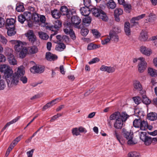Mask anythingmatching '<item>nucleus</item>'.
<instances>
[{
	"mask_svg": "<svg viewBox=\"0 0 157 157\" xmlns=\"http://www.w3.org/2000/svg\"><path fill=\"white\" fill-rule=\"evenodd\" d=\"M0 71L4 73V76L8 87L11 88L18 84L19 82L18 68L17 71L13 73L10 66L6 64L1 65Z\"/></svg>",
	"mask_w": 157,
	"mask_h": 157,
	"instance_id": "f257e3e1",
	"label": "nucleus"
},
{
	"mask_svg": "<svg viewBox=\"0 0 157 157\" xmlns=\"http://www.w3.org/2000/svg\"><path fill=\"white\" fill-rule=\"evenodd\" d=\"M91 11L94 16L95 17H99L104 21H107L108 20V17L105 13L101 9L94 7L91 9Z\"/></svg>",
	"mask_w": 157,
	"mask_h": 157,
	"instance_id": "f03ea898",
	"label": "nucleus"
},
{
	"mask_svg": "<svg viewBox=\"0 0 157 157\" xmlns=\"http://www.w3.org/2000/svg\"><path fill=\"white\" fill-rule=\"evenodd\" d=\"M128 117V115L126 113H121V117L116 120L114 124V128L117 129H121L123 127L124 122H125Z\"/></svg>",
	"mask_w": 157,
	"mask_h": 157,
	"instance_id": "7ed1b4c3",
	"label": "nucleus"
},
{
	"mask_svg": "<svg viewBox=\"0 0 157 157\" xmlns=\"http://www.w3.org/2000/svg\"><path fill=\"white\" fill-rule=\"evenodd\" d=\"M133 125L136 128H140L141 130H145L147 128V122L140 119H135L133 121Z\"/></svg>",
	"mask_w": 157,
	"mask_h": 157,
	"instance_id": "20e7f679",
	"label": "nucleus"
},
{
	"mask_svg": "<svg viewBox=\"0 0 157 157\" xmlns=\"http://www.w3.org/2000/svg\"><path fill=\"white\" fill-rule=\"evenodd\" d=\"M19 79L23 84H26L28 82V78L25 76H24L25 71L23 66L18 67Z\"/></svg>",
	"mask_w": 157,
	"mask_h": 157,
	"instance_id": "39448f33",
	"label": "nucleus"
},
{
	"mask_svg": "<svg viewBox=\"0 0 157 157\" xmlns=\"http://www.w3.org/2000/svg\"><path fill=\"white\" fill-rule=\"evenodd\" d=\"M138 59L140 60L138 64V71L142 73L146 69L147 63L145 61L144 58L142 57H140Z\"/></svg>",
	"mask_w": 157,
	"mask_h": 157,
	"instance_id": "423d86ee",
	"label": "nucleus"
},
{
	"mask_svg": "<svg viewBox=\"0 0 157 157\" xmlns=\"http://www.w3.org/2000/svg\"><path fill=\"white\" fill-rule=\"evenodd\" d=\"M71 21L73 26L75 28L79 29L81 26L79 25L81 21L80 18L77 15H71Z\"/></svg>",
	"mask_w": 157,
	"mask_h": 157,
	"instance_id": "0eeeda50",
	"label": "nucleus"
},
{
	"mask_svg": "<svg viewBox=\"0 0 157 157\" xmlns=\"http://www.w3.org/2000/svg\"><path fill=\"white\" fill-rule=\"evenodd\" d=\"M10 41L11 43L15 44L14 48L17 52H20L23 49L25 48H23V44L20 41L13 40H11Z\"/></svg>",
	"mask_w": 157,
	"mask_h": 157,
	"instance_id": "6e6552de",
	"label": "nucleus"
},
{
	"mask_svg": "<svg viewBox=\"0 0 157 157\" xmlns=\"http://www.w3.org/2000/svg\"><path fill=\"white\" fill-rule=\"evenodd\" d=\"M60 11L61 12L60 14L63 15H66L68 19H70L71 15L73 14V12L71 11H68L67 7L65 6L61 7Z\"/></svg>",
	"mask_w": 157,
	"mask_h": 157,
	"instance_id": "1a4fd4ad",
	"label": "nucleus"
},
{
	"mask_svg": "<svg viewBox=\"0 0 157 157\" xmlns=\"http://www.w3.org/2000/svg\"><path fill=\"white\" fill-rule=\"evenodd\" d=\"M30 71L33 73H41L44 71V67L40 66H34L30 68Z\"/></svg>",
	"mask_w": 157,
	"mask_h": 157,
	"instance_id": "9d476101",
	"label": "nucleus"
},
{
	"mask_svg": "<svg viewBox=\"0 0 157 157\" xmlns=\"http://www.w3.org/2000/svg\"><path fill=\"white\" fill-rule=\"evenodd\" d=\"M5 53L6 55L8 56V61L10 65H14L17 64V61L12 54L10 53L9 55V54L6 52Z\"/></svg>",
	"mask_w": 157,
	"mask_h": 157,
	"instance_id": "9b49d317",
	"label": "nucleus"
},
{
	"mask_svg": "<svg viewBox=\"0 0 157 157\" xmlns=\"http://www.w3.org/2000/svg\"><path fill=\"white\" fill-rule=\"evenodd\" d=\"M63 31L67 35H69L71 38L74 40L75 39L76 37L75 33L73 29L70 27H67L64 29Z\"/></svg>",
	"mask_w": 157,
	"mask_h": 157,
	"instance_id": "f8f14e48",
	"label": "nucleus"
},
{
	"mask_svg": "<svg viewBox=\"0 0 157 157\" xmlns=\"http://www.w3.org/2000/svg\"><path fill=\"white\" fill-rule=\"evenodd\" d=\"M140 51L143 54L147 56H149L152 53L150 49L144 46H142L140 47Z\"/></svg>",
	"mask_w": 157,
	"mask_h": 157,
	"instance_id": "ddd939ff",
	"label": "nucleus"
},
{
	"mask_svg": "<svg viewBox=\"0 0 157 157\" xmlns=\"http://www.w3.org/2000/svg\"><path fill=\"white\" fill-rule=\"evenodd\" d=\"M115 30H111L109 33V36L110 39L115 42H117L119 40V37L115 31L116 29H114Z\"/></svg>",
	"mask_w": 157,
	"mask_h": 157,
	"instance_id": "4468645a",
	"label": "nucleus"
},
{
	"mask_svg": "<svg viewBox=\"0 0 157 157\" xmlns=\"http://www.w3.org/2000/svg\"><path fill=\"white\" fill-rule=\"evenodd\" d=\"M80 11L82 15L86 17L88 16L90 12L89 7L86 6L81 8L80 9Z\"/></svg>",
	"mask_w": 157,
	"mask_h": 157,
	"instance_id": "2eb2a0df",
	"label": "nucleus"
},
{
	"mask_svg": "<svg viewBox=\"0 0 157 157\" xmlns=\"http://www.w3.org/2000/svg\"><path fill=\"white\" fill-rule=\"evenodd\" d=\"M46 58L48 60L52 61L56 60L58 57L56 55L51 53L50 52H48L46 53Z\"/></svg>",
	"mask_w": 157,
	"mask_h": 157,
	"instance_id": "dca6fc26",
	"label": "nucleus"
},
{
	"mask_svg": "<svg viewBox=\"0 0 157 157\" xmlns=\"http://www.w3.org/2000/svg\"><path fill=\"white\" fill-rule=\"evenodd\" d=\"M16 21L13 18H10L7 19L6 21V28L9 27H14V24Z\"/></svg>",
	"mask_w": 157,
	"mask_h": 157,
	"instance_id": "f3484780",
	"label": "nucleus"
},
{
	"mask_svg": "<svg viewBox=\"0 0 157 157\" xmlns=\"http://www.w3.org/2000/svg\"><path fill=\"white\" fill-rule=\"evenodd\" d=\"M107 8L109 9H113L116 6V4L113 0H109L106 3Z\"/></svg>",
	"mask_w": 157,
	"mask_h": 157,
	"instance_id": "a211bd4d",
	"label": "nucleus"
},
{
	"mask_svg": "<svg viewBox=\"0 0 157 157\" xmlns=\"http://www.w3.org/2000/svg\"><path fill=\"white\" fill-rule=\"evenodd\" d=\"M124 30L127 36H129L131 34L130 29V24L129 22H126L124 24Z\"/></svg>",
	"mask_w": 157,
	"mask_h": 157,
	"instance_id": "6ab92c4d",
	"label": "nucleus"
},
{
	"mask_svg": "<svg viewBox=\"0 0 157 157\" xmlns=\"http://www.w3.org/2000/svg\"><path fill=\"white\" fill-rule=\"evenodd\" d=\"M133 86L134 88L139 91L142 90L143 87L140 82L138 81H135L133 82Z\"/></svg>",
	"mask_w": 157,
	"mask_h": 157,
	"instance_id": "aec40b11",
	"label": "nucleus"
},
{
	"mask_svg": "<svg viewBox=\"0 0 157 157\" xmlns=\"http://www.w3.org/2000/svg\"><path fill=\"white\" fill-rule=\"evenodd\" d=\"M139 38L141 41H146L148 39L147 32L146 31H142L140 34Z\"/></svg>",
	"mask_w": 157,
	"mask_h": 157,
	"instance_id": "412c9836",
	"label": "nucleus"
},
{
	"mask_svg": "<svg viewBox=\"0 0 157 157\" xmlns=\"http://www.w3.org/2000/svg\"><path fill=\"white\" fill-rule=\"evenodd\" d=\"M124 136L127 140L133 138V134L131 132L127 131L125 129L123 128L122 129Z\"/></svg>",
	"mask_w": 157,
	"mask_h": 157,
	"instance_id": "4be33fe9",
	"label": "nucleus"
},
{
	"mask_svg": "<svg viewBox=\"0 0 157 157\" xmlns=\"http://www.w3.org/2000/svg\"><path fill=\"white\" fill-rule=\"evenodd\" d=\"M56 43L58 44L56 46V50L59 51H62L65 48L66 46L63 43H59V40L57 41Z\"/></svg>",
	"mask_w": 157,
	"mask_h": 157,
	"instance_id": "5701e85b",
	"label": "nucleus"
},
{
	"mask_svg": "<svg viewBox=\"0 0 157 157\" xmlns=\"http://www.w3.org/2000/svg\"><path fill=\"white\" fill-rule=\"evenodd\" d=\"M147 117L148 120L154 121L157 119V114L155 113H150L147 115Z\"/></svg>",
	"mask_w": 157,
	"mask_h": 157,
	"instance_id": "b1692460",
	"label": "nucleus"
},
{
	"mask_svg": "<svg viewBox=\"0 0 157 157\" xmlns=\"http://www.w3.org/2000/svg\"><path fill=\"white\" fill-rule=\"evenodd\" d=\"M121 113L118 112H116L112 114L109 117L110 120H114L116 119H117L118 118L121 117Z\"/></svg>",
	"mask_w": 157,
	"mask_h": 157,
	"instance_id": "393cba45",
	"label": "nucleus"
},
{
	"mask_svg": "<svg viewBox=\"0 0 157 157\" xmlns=\"http://www.w3.org/2000/svg\"><path fill=\"white\" fill-rule=\"evenodd\" d=\"M8 29L7 33L9 36H12L14 35L16 33V31L15 30L14 27H9Z\"/></svg>",
	"mask_w": 157,
	"mask_h": 157,
	"instance_id": "a878e982",
	"label": "nucleus"
},
{
	"mask_svg": "<svg viewBox=\"0 0 157 157\" xmlns=\"http://www.w3.org/2000/svg\"><path fill=\"white\" fill-rule=\"evenodd\" d=\"M52 17L56 19L59 18L61 16L59 11L56 9L52 11Z\"/></svg>",
	"mask_w": 157,
	"mask_h": 157,
	"instance_id": "bb28decb",
	"label": "nucleus"
},
{
	"mask_svg": "<svg viewBox=\"0 0 157 157\" xmlns=\"http://www.w3.org/2000/svg\"><path fill=\"white\" fill-rule=\"evenodd\" d=\"M148 72L151 76L155 77L157 76V71L152 68H148Z\"/></svg>",
	"mask_w": 157,
	"mask_h": 157,
	"instance_id": "cd10ccee",
	"label": "nucleus"
},
{
	"mask_svg": "<svg viewBox=\"0 0 157 157\" xmlns=\"http://www.w3.org/2000/svg\"><path fill=\"white\" fill-rule=\"evenodd\" d=\"M128 157H140V153L136 151H132L129 152L128 154Z\"/></svg>",
	"mask_w": 157,
	"mask_h": 157,
	"instance_id": "c85d7f7f",
	"label": "nucleus"
},
{
	"mask_svg": "<svg viewBox=\"0 0 157 157\" xmlns=\"http://www.w3.org/2000/svg\"><path fill=\"white\" fill-rule=\"evenodd\" d=\"M39 35L40 37L43 40H47L49 38V36L46 33L42 32H38Z\"/></svg>",
	"mask_w": 157,
	"mask_h": 157,
	"instance_id": "c756f323",
	"label": "nucleus"
},
{
	"mask_svg": "<svg viewBox=\"0 0 157 157\" xmlns=\"http://www.w3.org/2000/svg\"><path fill=\"white\" fill-rule=\"evenodd\" d=\"M144 142L145 145L147 146H149L151 143V137L147 136L142 141Z\"/></svg>",
	"mask_w": 157,
	"mask_h": 157,
	"instance_id": "7c9ffc66",
	"label": "nucleus"
},
{
	"mask_svg": "<svg viewBox=\"0 0 157 157\" xmlns=\"http://www.w3.org/2000/svg\"><path fill=\"white\" fill-rule=\"evenodd\" d=\"M28 51L29 53L31 54H35L37 52L38 48L36 47L33 46L29 48Z\"/></svg>",
	"mask_w": 157,
	"mask_h": 157,
	"instance_id": "2f4dec72",
	"label": "nucleus"
},
{
	"mask_svg": "<svg viewBox=\"0 0 157 157\" xmlns=\"http://www.w3.org/2000/svg\"><path fill=\"white\" fill-rule=\"evenodd\" d=\"M139 132V136L141 140L142 141L147 136L146 132L138 131Z\"/></svg>",
	"mask_w": 157,
	"mask_h": 157,
	"instance_id": "473e14b6",
	"label": "nucleus"
},
{
	"mask_svg": "<svg viewBox=\"0 0 157 157\" xmlns=\"http://www.w3.org/2000/svg\"><path fill=\"white\" fill-rule=\"evenodd\" d=\"M26 20H29L32 16L31 13L29 12H25L22 14Z\"/></svg>",
	"mask_w": 157,
	"mask_h": 157,
	"instance_id": "72a5a7b5",
	"label": "nucleus"
},
{
	"mask_svg": "<svg viewBox=\"0 0 157 157\" xmlns=\"http://www.w3.org/2000/svg\"><path fill=\"white\" fill-rule=\"evenodd\" d=\"M28 52V50L26 48L23 49L20 51L19 54L20 57L21 58H24L26 56Z\"/></svg>",
	"mask_w": 157,
	"mask_h": 157,
	"instance_id": "f704fd0d",
	"label": "nucleus"
},
{
	"mask_svg": "<svg viewBox=\"0 0 157 157\" xmlns=\"http://www.w3.org/2000/svg\"><path fill=\"white\" fill-rule=\"evenodd\" d=\"M100 46L94 44L93 43H90L87 46V49L89 50H92L99 48Z\"/></svg>",
	"mask_w": 157,
	"mask_h": 157,
	"instance_id": "c9c22d12",
	"label": "nucleus"
},
{
	"mask_svg": "<svg viewBox=\"0 0 157 157\" xmlns=\"http://www.w3.org/2000/svg\"><path fill=\"white\" fill-rule=\"evenodd\" d=\"M20 116H18L17 117H16L15 118L13 119L12 121L7 123H6V124L5 125L7 127H8L11 124H13L15 123L16 122L20 119Z\"/></svg>",
	"mask_w": 157,
	"mask_h": 157,
	"instance_id": "e433bc0d",
	"label": "nucleus"
},
{
	"mask_svg": "<svg viewBox=\"0 0 157 157\" xmlns=\"http://www.w3.org/2000/svg\"><path fill=\"white\" fill-rule=\"evenodd\" d=\"M62 22L59 21L57 20L55 21L54 26L56 30H58L59 29L61 26Z\"/></svg>",
	"mask_w": 157,
	"mask_h": 157,
	"instance_id": "4c0bfd02",
	"label": "nucleus"
},
{
	"mask_svg": "<svg viewBox=\"0 0 157 157\" xmlns=\"http://www.w3.org/2000/svg\"><path fill=\"white\" fill-rule=\"evenodd\" d=\"M72 133L73 135L76 136L80 134L78 130V128H73L72 130Z\"/></svg>",
	"mask_w": 157,
	"mask_h": 157,
	"instance_id": "58836bf2",
	"label": "nucleus"
},
{
	"mask_svg": "<svg viewBox=\"0 0 157 157\" xmlns=\"http://www.w3.org/2000/svg\"><path fill=\"white\" fill-rule=\"evenodd\" d=\"M91 21V18L89 17H87L83 18L82 19V22L83 25H86V24H90Z\"/></svg>",
	"mask_w": 157,
	"mask_h": 157,
	"instance_id": "ea45409f",
	"label": "nucleus"
},
{
	"mask_svg": "<svg viewBox=\"0 0 157 157\" xmlns=\"http://www.w3.org/2000/svg\"><path fill=\"white\" fill-rule=\"evenodd\" d=\"M123 13L122 9L120 8H117L114 11V14L116 16H119Z\"/></svg>",
	"mask_w": 157,
	"mask_h": 157,
	"instance_id": "a19ab883",
	"label": "nucleus"
},
{
	"mask_svg": "<svg viewBox=\"0 0 157 157\" xmlns=\"http://www.w3.org/2000/svg\"><path fill=\"white\" fill-rule=\"evenodd\" d=\"M143 99L142 101L143 103L147 105L149 104L151 102V101L145 95L143 96Z\"/></svg>",
	"mask_w": 157,
	"mask_h": 157,
	"instance_id": "79ce46f5",
	"label": "nucleus"
},
{
	"mask_svg": "<svg viewBox=\"0 0 157 157\" xmlns=\"http://www.w3.org/2000/svg\"><path fill=\"white\" fill-rule=\"evenodd\" d=\"M16 10L18 12L23 11L24 10L23 6L22 5H18L17 6Z\"/></svg>",
	"mask_w": 157,
	"mask_h": 157,
	"instance_id": "37998d69",
	"label": "nucleus"
},
{
	"mask_svg": "<svg viewBox=\"0 0 157 157\" xmlns=\"http://www.w3.org/2000/svg\"><path fill=\"white\" fill-rule=\"evenodd\" d=\"M18 21L21 24L23 23L26 20L22 14H21L18 16Z\"/></svg>",
	"mask_w": 157,
	"mask_h": 157,
	"instance_id": "c03bdc74",
	"label": "nucleus"
},
{
	"mask_svg": "<svg viewBox=\"0 0 157 157\" xmlns=\"http://www.w3.org/2000/svg\"><path fill=\"white\" fill-rule=\"evenodd\" d=\"M0 41L3 44H6L7 42V40L6 38L1 34H0Z\"/></svg>",
	"mask_w": 157,
	"mask_h": 157,
	"instance_id": "a18cd8bd",
	"label": "nucleus"
},
{
	"mask_svg": "<svg viewBox=\"0 0 157 157\" xmlns=\"http://www.w3.org/2000/svg\"><path fill=\"white\" fill-rule=\"evenodd\" d=\"M83 2L84 5L87 7H89L91 5L90 0H83Z\"/></svg>",
	"mask_w": 157,
	"mask_h": 157,
	"instance_id": "49530a36",
	"label": "nucleus"
},
{
	"mask_svg": "<svg viewBox=\"0 0 157 157\" xmlns=\"http://www.w3.org/2000/svg\"><path fill=\"white\" fill-rule=\"evenodd\" d=\"M89 30L86 29H82L81 30V34L84 36H86L88 33Z\"/></svg>",
	"mask_w": 157,
	"mask_h": 157,
	"instance_id": "de8ad7c7",
	"label": "nucleus"
},
{
	"mask_svg": "<svg viewBox=\"0 0 157 157\" xmlns=\"http://www.w3.org/2000/svg\"><path fill=\"white\" fill-rule=\"evenodd\" d=\"M133 99L134 102L136 104L138 105L140 103L141 98L139 97H133Z\"/></svg>",
	"mask_w": 157,
	"mask_h": 157,
	"instance_id": "09e8293b",
	"label": "nucleus"
},
{
	"mask_svg": "<svg viewBox=\"0 0 157 157\" xmlns=\"http://www.w3.org/2000/svg\"><path fill=\"white\" fill-rule=\"evenodd\" d=\"M6 87V84L4 80H1L0 81V90H4Z\"/></svg>",
	"mask_w": 157,
	"mask_h": 157,
	"instance_id": "8fccbe9b",
	"label": "nucleus"
},
{
	"mask_svg": "<svg viewBox=\"0 0 157 157\" xmlns=\"http://www.w3.org/2000/svg\"><path fill=\"white\" fill-rule=\"evenodd\" d=\"M113 136H114L118 140V141L120 143L121 142V141L120 139H121V137L116 130H115L113 132Z\"/></svg>",
	"mask_w": 157,
	"mask_h": 157,
	"instance_id": "3c124183",
	"label": "nucleus"
},
{
	"mask_svg": "<svg viewBox=\"0 0 157 157\" xmlns=\"http://www.w3.org/2000/svg\"><path fill=\"white\" fill-rule=\"evenodd\" d=\"M115 71V68L114 67L108 66L107 70V72L108 73H113Z\"/></svg>",
	"mask_w": 157,
	"mask_h": 157,
	"instance_id": "603ef678",
	"label": "nucleus"
},
{
	"mask_svg": "<svg viewBox=\"0 0 157 157\" xmlns=\"http://www.w3.org/2000/svg\"><path fill=\"white\" fill-rule=\"evenodd\" d=\"M128 144L129 145H132L136 144L137 143V142L133 140V138L128 140Z\"/></svg>",
	"mask_w": 157,
	"mask_h": 157,
	"instance_id": "864d4df0",
	"label": "nucleus"
},
{
	"mask_svg": "<svg viewBox=\"0 0 157 157\" xmlns=\"http://www.w3.org/2000/svg\"><path fill=\"white\" fill-rule=\"evenodd\" d=\"M124 6L126 11L127 12H129V11L131 10V5L127 4H124Z\"/></svg>",
	"mask_w": 157,
	"mask_h": 157,
	"instance_id": "5fc2aeb1",
	"label": "nucleus"
},
{
	"mask_svg": "<svg viewBox=\"0 0 157 157\" xmlns=\"http://www.w3.org/2000/svg\"><path fill=\"white\" fill-rule=\"evenodd\" d=\"M61 99L62 98H58L52 100L50 102L53 105L60 101L61 100Z\"/></svg>",
	"mask_w": 157,
	"mask_h": 157,
	"instance_id": "6e6d98bb",
	"label": "nucleus"
},
{
	"mask_svg": "<svg viewBox=\"0 0 157 157\" xmlns=\"http://www.w3.org/2000/svg\"><path fill=\"white\" fill-rule=\"evenodd\" d=\"M39 16L37 13H35L33 14V19L36 22L38 21H39Z\"/></svg>",
	"mask_w": 157,
	"mask_h": 157,
	"instance_id": "4d7b16f0",
	"label": "nucleus"
},
{
	"mask_svg": "<svg viewBox=\"0 0 157 157\" xmlns=\"http://www.w3.org/2000/svg\"><path fill=\"white\" fill-rule=\"evenodd\" d=\"M110 40V37L105 38L104 40H102L101 41V44L103 45H105L109 43Z\"/></svg>",
	"mask_w": 157,
	"mask_h": 157,
	"instance_id": "13d9d810",
	"label": "nucleus"
},
{
	"mask_svg": "<svg viewBox=\"0 0 157 157\" xmlns=\"http://www.w3.org/2000/svg\"><path fill=\"white\" fill-rule=\"evenodd\" d=\"M52 105L51 102H50L47 103L43 107V110L44 111L45 110L48 108L51 107Z\"/></svg>",
	"mask_w": 157,
	"mask_h": 157,
	"instance_id": "bf43d9fd",
	"label": "nucleus"
},
{
	"mask_svg": "<svg viewBox=\"0 0 157 157\" xmlns=\"http://www.w3.org/2000/svg\"><path fill=\"white\" fill-rule=\"evenodd\" d=\"M100 60L97 57L93 59L91 61L89 62V63L90 64H92L96 62H98Z\"/></svg>",
	"mask_w": 157,
	"mask_h": 157,
	"instance_id": "052dcab7",
	"label": "nucleus"
},
{
	"mask_svg": "<svg viewBox=\"0 0 157 157\" xmlns=\"http://www.w3.org/2000/svg\"><path fill=\"white\" fill-rule=\"evenodd\" d=\"M39 20L42 23H44L46 21V18L44 15H40Z\"/></svg>",
	"mask_w": 157,
	"mask_h": 157,
	"instance_id": "680f3d73",
	"label": "nucleus"
},
{
	"mask_svg": "<svg viewBox=\"0 0 157 157\" xmlns=\"http://www.w3.org/2000/svg\"><path fill=\"white\" fill-rule=\"evenodd\" d=\"M34 149H32L30 151H27L26 153L28 157H32L33 154L34 152Z\"/></svg>",
	"mask_w": 157,
	"mask_h": 157,
	"instance_id": "e2e57ef3",
	"label": "nucleus"
},
{
	"mask_svg": "<svg viewBox=\"0 0 157 157\" xmlns=\"http://www.w3.org/2000/svg\"><path fill=\"white\" fill-rule=\"evenodd\" d=\"M29 41L32 43H34L36 40V37L35 35L33 36H29L28 37Z\"/></svg>",
	"mask_w": 157,
	"mask_h": 157,
	"instance_id": "0e129e2a",
	"label": "nucleus"
},
{
	"mask_svg": "<svg viewBox=\"0 0 157 157\" xmlns=\"http://www.w3.org/2000/svg\"><path fill=\"white\" fill-rule=\"evenodd\" d=\"M145 16V14H142L136 17H133V19H135L136 20L138 21L141 19L143 18Z\"/></svg>",
	"mask_w": 157,
	"mask_h": 157,
	"instance_id": "69168bd1",
	"label": "nucleus"
},
{
	"mask_svg": "<svg viewBox=\"0 0 157 157\" xmlns=\"http://www.w3.org/2000/svg\"><path fill=\"white\" fill-rule=\"evenodd\" d=\"M92 31L93 34L95 35L96 37H98L99 36V33L97 30L94 29L92 30Z\"/></svg>",
	"mask_w": 157,
	"mask_h": 157,
	"instance_id": "338daca9",
	"label": "nucleus"
},
{
	"mask_svg": "<svg viewBox=\"0 0 157 157\" xmlns=\"http://www.w3.org/2000/svg\"><path fill=\"white\" fill-rule=\"evenodd\" d=\"M6 60V58L5 56L2 54H0V62H5Z\"/></svg>",
	"mask_w": 157,
	"mask_h": 157,
	"instance_id": "774afa93",
	"label": "nucleus"
}]
</instances>
